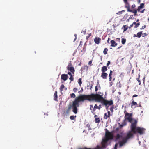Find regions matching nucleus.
<instances>
[{"instance_id":"nucleus-17","label":"nucleus","mask_w":149,"mask_h":149,"mask_svg":"<svg viewBox=\"0 0 149 149\" xmlns=\"http://www.w3.org/2000/svg\"><path fill=\"white\" fill-rule=\"evenodd\" d=\"M97 115L95 114L94 116L95 121L96 123H99L100 122V118H97Z\"/></svg>"},{"instance_id":"nucleus-24","label":"nucleus","mask_w":149,"mask_h":149,"mask_svg":"<svg viewBox=\"0 0 149 149\" xmlns=\"http://www.w3.org/2000/svg\"><path fill=\"white\" fill-rule=\"evenodd\" d=\"M142 33V31H140V32H138L137 33V37H138L139 38H140L141 37Z\"/></svg>"},{"instance_id":"nucleus-12","label":"nucleus","mask_w":149,"mask_h":149,"mask_svg":"<svg viewBox=\"0 0 149 149\" xmlns=\"http://www.w3.org/2000/svg\"><path fill=\"white\" fill-rule=\"evenodd\" d=\"M101 39L99 37H96L94 39V41L96 44H99L100 41H101Z\"/></svg>"},{"instance_id":"nucleus-51","label":"nucleus","mask_w":149,"mask_h":149,"mask_svg":"<svg viewBox=\"0 0 149 149\" xmlns=\"http://www.w3.org/2000/svg\"><path fill=\"white\" fill-rule=\"evenodd\" d=\"M101 108V105H100L99 106H98V109L99 110H100Z\"/></svg>"},{"instance_id":"nucleus-29","label":"nucleus","mask_w":149,"mask_h":149,"mask_svg":"<svg viewBox=\"0 0 149 149\" xmlns=\"http://www.w3.org/2000/svg\"><path fill=\"white\" fill-rule=\"evenodd\" d=\"M126 39L125 38H123L122 39L121 42L123 44H124L126 42Z\"/></svg>"},{"instance_id":"nucleus-35","label":"nucleus","mask_w":149,"mask_h":149,"mask_svg":"<svg viewBox=\"0 0 149 149\" xmlns=\"http://www.w3.org/2000/svg\"><path fill=\"white\" fill-rule=\"evenodd\" d=\"M140 25V23H136V24L135 25V26L134 27V28H137Z\"/></svg>"},{"instance_id":"nucleus-27","label":"nucleus","mask_w":149,"mask_h":149,"mask_svg":"<svg viewBox=\"0 0 149 149\" xmlns=\"http://www.w3.org/2000/svg\"><path fill=\"white\" fill-rule=\"evenodd\" d=\"M100 148L99 147V146H97V148H94L93 149H92L91 148H84L82 149V148H79V149H100Z\"/></svg>"},{"instance_id":"nucleus-33","label":"nucleus","mask_w":149,"mask_h":149,"mask_svg":"<svg viewBox=\"0 0 149 149\" xmlns=\"http://www.w3.org/2000/svg\"><path fill=\"white\" fill-rule=\"evenodd\" d=\"M76 117V116H71L70 117V118L71 120H74L75 119V118Z\"/></svg>"},{"instance_id":"nucleus-5","label":"nucleus","mask_w":149,"mask_h":149,"mask_svg":"<svg viewBox=\"0 0 149 149\" xmlns=\"http://www.w3.org/2000/svg\"><path fill=\"white\" fill-rule=\"evenodd\" d=\"M67 70L69 71L72 72V73L74 74L75 72V69L72 63H71V61L68 64V65L67 67Z\"/></svg>"},{"instance_id":"nucleus-26","label":"nucleus","mask_w":149,"mask_h":149,"mask_svg":"<svg viewBox=\"0 0 149 149\" xmlns=\"http://www.w3.org/2000/svg\"><path fill=\"white\" fill-rule=\"evenodd\" d=\"M131 104H132V105H131L132 107V106H137V103L136 102H135L134 101H133L132 102Z\"/></svg>"},{"instance_id":"nucleus-25","label":"nucleus","mask_w":149,"mask_h":149,"mask_svg":"<svg viewBox=\"0 0 149 149\" xmlns=\"http://www.w3.org/2000/svg\"><path fill=\"white\" fill-rule=\"evenodd\" d=\"M64 87H65V86L63 84L61 85V86L60 87V91H62L63 90V89L64 88Z\"/></svg>"},{"instance_id":"nucleus-36","label":"nucleus","mask_w":149,"mask_h":149,"mask_svg":"<svg viewBox=\"0 0 149 149\" xmlns=\"http://www.w3.org/2000/svg\"><path fill=\"white\" fill-rule=\"evenodd\" d=\"M140 25V23H136V24L135 25V26L134 27V28H137Z\"/></svg>"},{"instance_id":"nucleus-64","label":"nucleus","mask_w":149,"mask_h":149,"mask_svg":"<svg viewBox=\"0 0 149 149\" xmlns=\"http://www.w3.org/2000/svg\"><path fill=\"white\" fill-rule=\"evenodd\" d=\"M144 35H147V34H146V33H144Z\"/></svg>"},{"instance_id":"nucleus-44","label":"nucleus","mask_w":149,"mask_h":149,"mask_svg":"<svg viewBox=\"0 0 149 149\" xmlns=\"http://www.w3.org/2000/svg\"><path fill=\"white\" fill-rule=\"evenodd\" d=\"M118 124L119 125V127L120 128H121L123 126H124L123 124H120V123H118Z\"/></svg>"},{"instance_id":"nucleus-46","label":"nucleus","mask_w":149,"mask_h":149,"mask_svg":"<svg viewBox=\"0 0 149 149\" xmlns=\"http://www.w3.org/2000/svg\"><path fill=\"white\" fill-rule=\"evenodd\" d=\"M71 73L72 72H68V74H69L70 76V77H71V76H73L74 75H72Z\"/></svg>"},{"instance_id":"nucleus-28","label":"nucleus","mask_w":149,"mask_h":149,"mask_svg":"<svg viewBox=\"0 0 149 149\" xmlns=\"http://www.w3.org/2000/svg\"><path fill=\"white\" fill-rule=\"evenodd\" d=\"M123 27L124 28L123 32L126 31L128 29V26L126 25H123Z\"/></svg>"},{"instance_id":"nucleus-2","label":"nucleus","mask_w":149,"mask_h":149,"mask_svg":"<svg viewBox=\"0 0 149 149\" xmlns=\"http://www.w3.org/2000/svg\"><path fill=\"white\" fill-rule=\"evenodd\" d=\"M134 122L132 123L130 125L131 131L134 134L138 133L140 135L143 134L145 130V129L139 127H136L138 121L137 120H134Z\"/></svg>"},{"instance_id":"nucleus-58","label":"nucleus","mask_w":149,"mask_h":149,"mask_svg":"<svg viewBox=\"0 0 149 149\" xmlns=\"http://www.w3.org/2000/svg\"><path fill=\"white\" fill-rule=\"evenodd\" d=\"M132 24H133V25L134 24L136 25V22H133V23Z\"/></svg>"},{"instance_id":"nucleus-3","label":"nucleus","mask_w":149,"mask_h":149,"mask_svg":"<svg viewBox=\"0 0 149 149\" xmlns=\"http://www.w3.org/2000/svg\"><path fill=\"white\" fill-rule=\"evenodd\" d=\"M100 102H101L103 105L105 106L106 109H107L109 106L112 105L113 104V101L112 100L109 101L104 98Z\"/></svg>"},{"instance_id":"nucleus-48","label":"nucleus","mask_w":149,"mask_h":149,"mask_svg":"<svg viewBox=\"0 0 149 149\" xmlns=\"http://www.w3.org/2000/svg\"><path fill=\"white\" fill-rule=\"evenodd\" d=\"M110 110L111 111V112H113V107H111L110 109Z\"/></svg>"},{"instance_id":"nucleus-13","label":"nucleus","mask_w":149,"mask_h":149,"mask_svg":"<svg viewBox=\"0 0 149 149\" xmlns=\"http://www.w3.org/2000/svg\"><path fill=\"white\" fill-rule=\"evenodd\" d=\"M108 74L105 72H102L101 75V77L104 79H106L107 78Z\"/></svg>"},{"instance_id":"nucleus-60","label":"nucleus","mask_w":149,"mask_h":149,"mask_svg":"<svg viewBox=\"0 0 149 149\" xmlns=\"http://www.w3.org/2000/svg\"><path fill=\"white\" fill-rule=\"evenodd\" d=\"M83 91V89L82 88H81L80 91H79V93L80 92H82Z\"/></svg>"},{"instance_id":"nucleus-18","label":"nucleus","mask_w":149,"mask_h":149,"mask_svg":"<svg viewBox=\"0 0 149 149\" xmlns=\"http://www.w3.org/2000/svg\"><path fill=\"white\" fill-rule=\"evenodd\" d=\"M107 70V67L106 66H103L101 69V71L102 72H105Z\"/></svg>"},{"instance_id":"nucleus-30","label":"nucleus","mask_w":149,"mask_h":149,"mask_svg":"<svg viewBox=\"0 0 149 149\" xmlns=\"http://www.w3.org/2000/svg\"><path fill=\"white\" fill-rule=\"evenodd\" d=\"M108 49L106 48H105L104 50L103 51V53L104 54H107V52L108 51Z\"/></svg>"},{"instance_id":"nucleus-32","label":"nucleus","mask_w":149,"mask_h":149,"mask_svg":"<svg viewBox=\"0 0 149 149\" xmlns=\"http://www.w3.org/2000/svg\"><path fill=\"white\" fill-rule=\"evenodd\" d=\"M122 137V136L120 135L119 134H118L116 136V139H120V138Z\"/></svg>"},{"instance_id":"nucleus-53","label":"nucleus","mask_w":149,"mask_h":149,"mask_svg":"<svg viewBox=\"0 0 149 149\" xmlns=\"http://www.w3.org/2000/svg\"><path fill=\"white\" fill-rule=\"evenodd\" d=\"M137 96H138V95H137L135 94V95H134L132 97H137Z\"/></svg>"},{"instance_id":"nucleus-47","label":"nucleus","mask_w":149,"mask_h":149,"mask_svg":"<svg viewBox=\"0 0 149 149\" xmlns=\"http://www.w3.org/2000/svg\"><path fill=\"white\" fill-rule=\"evenodd\" d=\"M146 27V25H144V26H143L140 29L141 30V29H143L145 28Z\"/></svg>"},{"instance_id":"nucleus-23","label":"nucleus","mask_w":149,"mask_h":149,"mask_svg":"<svg viewBox=\"0 0 149 149\" xmlns=\"http://www.w3.org/2000/svg\"><path fill=\"white\" fill-rule=\"evenodd\" d=\"M140 74H139L138 75V77L136 78V80L137 81H138V82L139 83V85H141V81L139 80V78L140 77Z\"/></svg>"},{"instance_id":"nucleus-39","label":"nucleus","mask_w":149,"mask_h":149,"mask_svg":"<svg viewBox=\"0 0 149 149\" xmlns=\"http://www.w3.org/2000/svg\"><path fill=\"white\" fill-rule=\"evenodd\" d=\"M91 36V33H90L88 35L86 36V40H88L89 38V37Z\"/></svg>"},{"instance_id":"nucleus-57","label":"nucleus","mask_w":149,"mask_h":149,"mask_svg":"<svg viewBox=\"0 0 149 149\" xmlns=\"http://www.w3.org/2000/svg\"><path fill=\"white\" fill-rule=\"evenodd\" d=\"M133 24H132L130 25V27H129V28H131L133 26Z\"/></svg>"},{"instance_id":"nucleus-10","label":"nucleus","mask_w":149,"mask_h":149,"mask_svg":"<svg viewBox=\"0 0 149 149\" xmlns=\"http://www.w3.org/2000/svg\"><path fill=\"white\" fill-rule=\"evenodd\" d=\"M125 4V7L127 8V11L130 10V6L129 3L127 2V0H123Z\"/></svg>"},{"instance_id":"nucleus-6","label":"nucleus","mask_w":149,"mask_h":149,"mask_svg":"<svg viewBox=\"0 0 149 149\" xmlns=\"http://www.w3.org/2000/svg\"><path fill=\"white\" fill-rule=\"evenodd\" d=\"M105 130H106L105 137L109 139H112L113 137V134L109 132L107 129H106Z\"/></svg>"},{"instance_id":"nucleus-14","label":"nucleus","mask_w":149,"mask_h":149,"mask_svg":"<svg viewBox=\"0 0 149 149\" xmlns=\"http://www.w3.org/2000/svg\"><path fill=\"white\" fill-rule=\"evenodd\" d=\"M111 46L112 47H116L117 45V43L114 40H112L111 41Z\"/></svg>"},{"instance_id":"nucleus-52","label":"nucleus","mask_w":149,"mask_h":149,"mask_svg":"<svg viewBox=\"0 0 149 149\" xmlns=\"http://www.w3.org/2000/svg\"><path fill=\"white\" fill-rule=\"evenodd\" d=\"M93 108V106L92 105H90V110H92V108Z\"/></svg>"},{"instance_id":"nucleus-43","label":"nucleus","mask_w":149,"mask_h":149,"mask_svg":"<svg viewBox=\"0 0 149 149\" xmlns=\"http://www.w3.org/2000/svg\"><path fill=\"white\" fill-rule=\"evenodd\" d=\"M118 146V144L117 143H116L115 145V146L114 148V149H117Z\"/></svg>"},{"instance_id":"nucleus-16","label":"nucleus","mask_w":149,"mask_h":149,"mask_svg":"<svg viewBox=\"0 0 149 149\" xmlns=\"http://www.w3.org/2000/svg\"><path fill=\"white\" fill-rule=\"evenodd\" d=\"M98 109V106L96 104H95L94 106V108L93 109V111H91L92 113H93V114L95 115V111L96 109Z\"/></svg>"},{"instance_id":"nucleus-40","label":"nucleus","mask_w":149,"mask_h":149,"mask_svg":"<svg viewBox=\"0 0 149 149\" xmlns=\"http://www.w3.org/2000/svg\"><path fill=\"white\" fill-rule=\"evenodd\" d=\"M125 119L122 124H123V125L124 126L126 125L127 124L126 122V121H125Z\"/></svg>"},{"instance_id":"nucleus-34","label":"nucleus","mask_w":149,"mask_h":149,"mask_svg":"<svg viewBox=\"0 0 149 149\" xmlns=\"http://www.w3.org/2000/svg\"><path fill=\"white\" fill-rule=\"evenodd\" d=\"M70 96L71 97L73 98H75L76 97L75 94L74 93H72L70 95Z\"/></svg>"},{"instance_id":"nucleus-63","label":"nucleus","mask_w":149,"mask_h":149,"mask_svg":"<svg viewBox=\"0 0 149 149\" xmlns=\"http://www.w3.org/2000/svg\"><path fill=\"white\" fill-rule=\"evenodd\" d=\"M74 36H75V39H76V38H77V37H76V36H77V35L76 34H75L74 35Z\"/></svg>"},{"instance_id":"nucleus-49","label":"nucleus","mask_w":149,"mask_h":149,"mask_svg":"<svg viewBox=\"0 0 149 149\" xmlns=\"http://www.w3.org/2000/svg\"><path fill=\"white\" fill-rule=\"evenodd\" d=\"M135 5L134 4H133L132 6V8H134L135 7Z\"/></svg>"},{"instance_id":"nucleus-7","label":"nucleus","mask_w":149,"mask_h":149,"mask_svg":"<svg viewBox=\"0 0 149 149\" xmlns=\"http://www.w3.org/2000/svg\"><path fill=\"white\" fill-rule=\"evenodd\" d=\"M144 7V4L142 3L140 4V6H138L137 10L138 12H140L141 13H144L145 11V9H143L141 11V9L143 8Z\"/></svg>"},{"instance_id":"nucleus-56","label":"nucleus","mask_w":149,"mask_h":149,"mask_svg":"<svg viewBox=\"0 0 149 149\" xmlns=\"http://www.w3.org/2000/svg\"><path fill=\"white\" fill-rule=\"evenodd\" d=\"M137 37V35H136L135 34L134 35V36H133L134 37Z\"/></svg>"},{"instance_id":"nucleus-62","label":"nucleus","mask_w":149,"mask_h":149,"mask_svg":"<svg viewBox=\"0 0 149 149\" xmlns=\"http://www.w3.org/2000/svg\"><path fill=\"white\" fill-rule=\"evenodd\" d=\"M112 82H111L110 83V85L111 86L112 85Z\"/></svg>"},{"instance_id":"nucleus-45","label":"nucleus","mask_w":149,"mask_h":149,"mask_svg":"<svg viewBox=\"0 0 149 149\" xmlns=\"http://www.w3.org/2000/svg\"><path fill=\"white\" fill-rule=\"evenodd\" d=\"M110 64V61H108L107 64V66H108Z\"/></svg>"},{"instance_id":"nucleus-37","label":"nucleus","mask_w":149,"mask_h":149,"mask_svg":"<svg viewBox=\"0 0 149 149\" xmlns=\"http://www.w3.org/2000/svg\"><path fill=\"white\" fill-rule=\"evenodd\" d=\"M140 25V23H136V24L135 25V26L134 27V28H137Z\"/></svg>"},{"instance_id":"nucleus-1","label":"nucleus","mask_w":149,"mask_h":149,"mask_svg":"<svg viewBox=\"0 0 149 149\" xmlns=\"http://www.w3.org/2000/svg\"><path fill=\"white\" fill-rule=\"evenodd\" d=\"M103 94L100 92H98V94H91L89 95H82L77 97L75 100L72 102V104H69L68 106L66 112L68 113L71 109H72V111L75 113H77V107L79 106V103L81 102H84L85 100H88L89 101H95L96 102H100L103 99Z\"/></svg>"},{"instance_id":"nucleus-4","label":"nucleus","mask_w":149,"mask_h":149,"mask_svg":"<svg viewBox=\"0 0 149 149\" xmlns=\"http://www.w3.org/2000/svg\"><path fill=\"white\" fill-rule=\"evenodd\" d=\"M132 113H125V120H127L129 122L131 123H132L134 122V120H136V119H133L132 118Z\"/></svg>"},{"instance_id":"nucleus-50","label":"nucleus","mask_w":149,"mask_h":149,"mask_svg":"<svg viewBox=\"0 0 149 149\" xmlns=\"http://www.w3.org/2000/svg\"><path fill=\"white\" fill-rule=\"evenodd\" d=\"M92 61L91 60L90 61H89V63H88V64L89 65H91L92 64Z\"/></svg>"},{"instance_id":"nucleus-15","label":"nucleus","mask_w":149,"mask_h":149,"mask_svg":"<svg viewBox=\"0 0 149 149\" xmlns=\"http://www.w3.org/2000/svg\"><path fill=\"white\" fill-rule=\"evenodd\" d=\"M107 115L106 113H105L104 115V118L105 119H107L110 116L111 114L110 112L109 111H108L107 112Z\"/></svg>"},{"instance_id":"nucleus-42","label":"nucleus","mask_w":149,"mask_h":149,"mask_svg":"<svg viewBox=\"0 0 149 149\" xmlns=\"http://www.w3.org/2000/svg\"><path fill=\"white\" fill-rule=\"evenodd\" d=\"M77 89L76 88H74L73 89V91L74 92V93L76 92L77 91Z\"/></svg>"},{"instance_id":"nucleus-59","label":"nucleus","mask_w":149,"mask_h":149,"mask_svg":"<svg viewBox=\"0 0 149 149\" xmlns=\"http://www.w3.org/2000/svg\"><path fill=\"white\" fill-rule=\"evenodd\" d=\"M109 39H110V38H108V40H107V43H109Z\"/></svg>"},{"instance_id":"nucleus-20","label":"nucleus","mask_w":149,"mask_h":149,"mask_svg":"<svg viewBox=\"0 0 149 149\" xmlns=\"http://www.w3.org/2000/svg\"><path fill=\"white\" fill-rule=\"evenodd\" d=\"M137 11V10H129V12H132V13H134V16H135L136 15Z\"/></svg>"},{"instance_id":"nucleus-11","label":"nucleus","mask_w":149,"mask_h":149,"mask_svg":"<svg viewBox=\"0 0 149 149\" xmlns=\"http://www.w3.org/2000/svg\"><path fill=\"white\" fill-rule=\"evenodd\" d=\"M126 139H125L124 138L121 141L119 142V146L120 147H122L127 142Z\"/></svg>"},{"instance_id":"nucleus-54","label":"nucleus","mask_w":149,"mask_h":149,"mask_svg":"<svg viewBox=\"0 0 149 149\" xmlns=\"http://www.w3.org/2000/svg\"><path fill=\"white\" fill-rule=\"evenodd\" d=\"M98 88L97 87V86H96L95 88V91H97L98 90Z\"/></svg>"},{"instance_id":"nucleus-9","label":"nucleus","mask_w":149,"mask_h":149,"mask_svg":"<svg viewBox=\"0 0 149 149\" xmlns=\"http://www.w3.org/2000/svg\"><path fill=\"white\" fill-rule=\"evenodd\" d=\"M68 78V76L67 74H63L61 75V79L64 81H66Z\"/></svg>"},{"instance_id":"nucleus-31","label":"nucleus","mask_w":149,"mask_h":149,"mask_svg":"<svg viewBox=\"0 0 149 149\" xmlns=\"http://www.w3.org/2000/svg\"><path fill=\"white\" fill-rule=\"evenodd\" d=\"M81 79V78H79L78 80V83L79 85L80 86H81L82 84Z\"/></svg>"},{"instance_id":"nucleus-61","label":"nucleus","mask_w":149,"mask_h":149,"mask_svg":"<svg viewBox=\"0 0 149 149\" xmlns=\"http://www.w3.org/2000/svg\"><path fill=\"white\" fill-rule=\"evenodd\" d=\"M121 47H122V46H120V47H118V48H117V49H120V48Z\"/></svg>"},{"instance_id":"nucleus-8","label":"nucleus","mask_w":149,"mask_h":149,"mask_svg":"<svg viewBox=\"0 0 149 149\" xmlns=\"http://www.w3.org/2000/svg\"><path fill=\"white\" fill-rule=\"evenodd\" d=\"M132 132L131 131H129L127 134V136H126L124 138L125 139H126L127 141L128 140V139L131 137L133 136V134L131 132Z\"/></svg>"},{"instance_id":"nucleus-19","label":"nucleus","mask_w":149,"mask_h":149,"mask_svg":"<svg viewBox=\"0 0 149 149\" xmlns=\"http://www.w3.org/2000/svg\"><path fill=\"white\" fill-rule=\"evenodd\" d=\"M54 99L55 101H57L58 96H57V92L56 91H55L54 94Z\"/></svg>"},{"instance_id":"nucleus-22","label":"nucleus","mask_w":149,"mask_h":149,"mask_svg":"<svg viewBox=\"0 0 149 149\" xmlns=\"http://www.w3.org/2000/svg\"><path fill=\"white\" fill-rule=\"evenodd\" d=\"M113 72V71L111 70H110V73L109 74V81H111L112 80V77L111 75L112 74V73Z\"/></svg>"},{"instance_id":"nucleus-55","label":"nucleus","mask_w":149,"mask_h":149,"mask_svg":"<svg viewBox=\"0 0 149 149\" xmlns=\"http://www.w3.org/2000/svg\"><path fill=\"white\" fill-rule=\"evenodd\" d=\"M118 41H120V39L119 38H117L116 39Z\"/></svg>"},{"instance_id":"nucleus-21","label":"nucleus","mask_w":149,"mask_h":149,"mask_svg":"<svg viewBox=\"0 0 149 149\" xmlns=\"http://www.w3.org/2000/svg\"><path fill=\"white\" fill-rule=\"evenodd\" d=\"M110 140L109 139H108L107 137H105V138L102 140L103 142L104 143H106L107 142L109 141V140Z\"/></svg>"},{"instance_id":"nucleus-38","label":"nucleus","mask_w":149,"mask_h":149,"mask_svg":"<svg viewBox=\"0 0 149 149\" xmlns=\"http://www.w3.org/2000/svg\"><path fill=\"white\" fill-rule=\"evenodd\" d=\"M133 15H131L130 16V17H129L128 19H127L128 21H129V19H134V18L133 17Z\"/></svg>"},{"instance_id":"nucleus-41","label":"nucleus","mask_w":149,"mask_h":149,"mask_svg":"<svg viewBox=\"0 0 149 149\" xmlns=\"http://www.w3.org/2000/svg\"><path fill=\"white\" fill-rule=\"evenodd\" d=\"M69 79L71 80V81H72L74 80V78L73 77V76H71V77H70Z\"/></svg>"}]
</instances>
